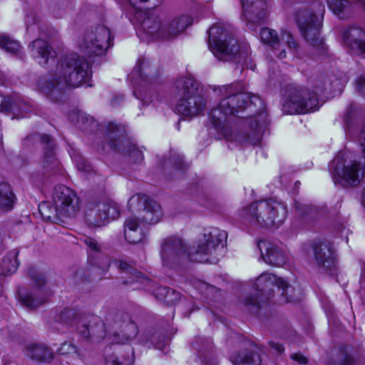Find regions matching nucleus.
<instances>
[{
  "instance_id": "3",
  "label": "nucleus",
  "mask_w": 365,
  "mask_h": 365,
  "mask_svg": "<svg viewBox=\"0 0 365 365\" xmlns=\"http://www.w3.org/2000/svg\"><path fill=\"white\" fill-rule=\"evenodd\" d=\"M92 76L91 65L83 56L71 53L61 58L49 74L39 80V90L56 98L68 87L77 88L88 83Z\"/></svg>"
},
{
  "instance_id": "17",
  "label": "nucleus",
  "mask_w": 365,
  "mask_h": 365,
  "mask_svg": "<svg viewBox=\"0 0 365 365\" xmlns=\"http://www.w3.org/2000/svg\"><path fill=\"white\" fill-rule=\"evenodd\" d=\"M107 132L109 138L108 145L110 148L121 153H128L135 163H140L143 160V153L123 135H118L119 128L117 125L109 123Z\"/></svg>"
},
{
  "instance_id": "41",
  "label": "nucleus",
  "mask_w": 365,
  "mask_h": 365,
  "mask_svg": "<svg viewBox=\"0 0 365 365\" xmlns=\"http://www.w3.org/2000/svg\"><path fill=\"white\" fill-rule=\"evenodd\" d=\"M78 349L76 346L70 341H64L58 349V352L61 355H72L77 354Z\"/></svg>"
},
{
  "instance_id": "6",
  "label": "nucleus",
  "mask_w": 365,
  "mask_h": 365,
  "mask_svg": "<svg viewBox=\"0 0 365 365\" xmlns=\"http://www.w3.org/2000/svg\"><path fill=\"white\" fill-rule=\"evenodd\" d=\"M274 287H276L277 294L274 299L275 303L284 304L294 301L292 295L293 288L289 286L284 279L272 274L263 273L257 279L255 284L257 295L246 297L244 301L245 307L252 312H257L261 302H266L274 298Z\"/></svg>"
},
{
  "instance_id": "27",
  "label": "nucleus",
  "mask_w": 365,
  "mask_h": 365,
  "mask_svg": "<svg viewBox=\"0 0 365 365\" xmlns=\"http://www.w3.org/2000/svg\"><path fill=\"white\" fill-rule=\"evenodd\" d=\"M26 354L34 361L43 363L51 361L54 356L53 351L48 346L41 343H31L27 345Z\"/></svg>"
},
{
  "instance_id": "25",
  "label": "nucleus",
  "mask_w": 365,
  "mask_h": 365,
  "mask_svg": "<svg viewBox=\"0 0 365 365\" xmlns=\"http://www.w3.org/2000/svg\"><path fill=\"white\" fill-rule=\"evenodd\" d=\"M104 361L106 365H133L134 353L133 350L123 353L119 349L108 346L104 351Z\"/></svg>"
},
{
  "instance_id": "29",
  "label": "nucleus",
  "mask_w": 365,
  "mask_h": 365,
  "mask_svg": "<svg viewBox=\"0 0 365 365\" xmlns=\"http://www.w3.org/2000/svg\"><path fill=\"white\" fill-rule=\"evenodd\" d=\"M131 321V317L128 313L123 310L110 309L106 314L103 323L106 328L108 327L110 329H118L119 330Z\"/></svg>"
},
{
  "instance_id": "44",
  "label": "nucleus",
  "mask_w": 365,
  "mask_h": 365,
  "mask_svg": "<svg viewBox=\"0 0 365 365\" xmlns=\"http://www.w3.org/2000/svg\"><path fill=\"white\" fill-rule=\"evenodd\" d=\"M77 169L83 173H88L92 171L91 165L83 157H77L75 160Z\"/></svg>"
},
{
  "instance_id": "13",
  "label": "nucleus",
  "mask_w": 365,
  "mask_h": 365,
  "mask_svg": "<svg viewBox=\"0 0 365 365\" xmlns=\"http://www.w3.org/2000/svg\"><path fill=\"white\" fill-rule=\"evenodd\" d=\"M318 14L309 11H299L297 14V21L305 40L313 47L323 48V38L320 36L321 22L319 16L323 17L325 9L318 4Z\"/></svg>"
},
{
  "instance_id": "9",
  "label": "nucleus",
  "mask_w": 365,
  "mask_h": 365,
  "mask_svg": "<svg viewBox=\"0 0 365 365\" xmlns=\"http://www.w3.org/2000/svg\"><path fill=\"white\" fill-rule=\"evenodd\" d=\"M242 217L264 227H278L287 215V207L281 202L268 199L255 202L242 210Z\"/></svg>"
},
{
  "instance_id": "15",
  "label": "nucleus",
  "mask_w": 365,
  "mask_h": 365,
  "mask_svg": "<svg viewBox=\"0 0 365 365\" xmlns=\"http://www.w3.org/2000/svg\"><path fill=\"white\" fill-rule=\"evenodd\" d=\"M28 274L32 280L36 289L29 292L24 289L19 291V297L21 303L31 309H34L43 305L48 300V295L42 289L46 283L45 274L34 267H30Z\"/></svg>"
},
{
  "instance_id": "42",
  "label": "nucleus",
  "mask_w": 365,
  "mask_h": 365,
  "mask_svg": "<svg viewBox=\"0 0 365 365\" xmlns=\"http://www.w3.org/2000/svg\"><path fill=\"white\" fill-rule=\"evenodd\" d=\"M145 64V61H139L137 66L133 69V72L129 76V78L133 81V84L135 85L138 83V80H145V78L141 72L142 67Z\"/></svg>"
},
{
  "instance_id": "19",
  "label": "nucleus",
  "mask_w": 365,
  "mask_h": 365,
  "mask_svg": "<svg viewBox=\"0 0 365 365\" xmlns=\"http://www.w3.org/2000/svg\"><path fill=\"white\" fill-rule=\"evenodd\" d=\"M78 329L84 339L92 342L101 340L106 334L104 323L97 316L82 319L78 323Z\"/></svg>"
},
{
  "instance_id": "48",
  "label": "nucleus",
  "mask_w": 365,
  "mask_h": 365,
  "mask_svg": "<svg viewBox=\"0 0 365 365\" xmlns=\"http://www.w3.org/2000/svg\"><path fill=\"white\" fill-rule=\"evenodd\" d=\"M290 358L299 364H307L308 363V359L300 352L292 354Z\"/></svg>"
},
{
  "instance_id": "38",
  "label": "nucleus",
  "mask_w": 365,
  "mask_h": 365,
  "mask_svg": "<svg viewBox=\"0 0 365 365\" xmlns=\"http://www.w3.org/2000/svg\"><path fill=\"white\" fill-rule=\"evenodd\" d=\"M38 210L41 217L46 221H53L57 218H61L56 206L51 207L48 202H43L38 205Z\"/></svg>"
},
{
  "instance_id": "33",
  "label": "nucleus",
  "mask_w": 365,
  "mask_h": 365,
  "mask_svg": "<svg viewBox=\"0 0 365 365\" xmlns=\"http://www.w3.org/2000/svg\"><path fill=\"white\" fill-rule=\"evenodd\" d=\"M18 255L19 251L16 250H13L7 254L0 265V274H10L17 270L19 265Z\"/></svg>"
},
{
  "instance_id": "4",
  "label": "nucleus",
  "mask_w": 365,
  "mask_h": 365,
  "mask_svg": "<svg viewBox=\"0 0 365 365\" xmlns=\"http://www.w3.org/2000/svg\"><path fill=\"white\" fill-rule=\"evenodd\" d=\"M312 89L293 88L290 91L289 99L283 106L284 111L289 114L304 113L317 108L318 96L329 98L336 92L341 91V81L334 76H321L314 80Z\"/></svg>"
},
{
  "instance_id": "46",
  "label": "nucleus",
  "mask_w": 365,
  "mask_h": 365,
  "mask_svg": "<svg viewBox=\"0 0 365 365\" xmlns=\"http://www.w3.org/2000/svg\"><path fill=\"white\" fill-rule=\"evenodd\" d=\"M340 360L341 365H354L355 363L354 357L346 350H344L342 353Z\"/></svg>"
},
{
  "instance_id": "49",
  "label": "nucleus",
  "mask_w": 365,
  "mask_h": 365,
  "mask_svg": "<svg viewBox=\"0 0 365 365\" xmlns=\"http://www.w3.org/2000/svg\"><path fill=\"white\" fill-rule=\"evenodd\" d=\"M269 344L270 347L272 349H273L277 354H280L283 353L284 351V347L283 346V345H282L279 343H275L274 341H269Z\"/></svg>"
},
{
  "instance_id": "37",
  "label": "nucleus",
  "mask_w": 365,
  "mask_h": 365,
  "mask_svg": "<svg viewBox=\"0 0 365 365\" xmlns=\"http://www.w3.org/2000/svg\"><path fill=\"white\" fill-rule=\"evenodd\" d=\"M156 298L160 301H164L167 304L174 303L180 298V293L175 292L171 288L165 287H158L155 292Z\"/></svg>"
},
{
  "instance_id": "39",
  "label": "nucleus",
  "mask_w": 365,
  "mask_h": 365,
  "mask_svg": "<svg viewBox=\"0 0 365 365\" xmlns=\"http://www.w3.org/2000/svg\"><path fill=\"white\" fill-rule=\"evenodd\" d=\"M0 47L11 53H17L21 48L17 41L4 36H0Z\"/></svg>"
},
{
  "instance_id": "54",
  "label": "nucleus",
  "mask_w": 365,
  "mask_h": 365,
  "mask_svg": "<svg viewBox=\"0 0 365 365\" xmlns=\"http://www.w3.org/2000/svg\"><path fill=\"white\" fill-rule=\"evenodd\" d=\"M178 163H179V165H178V168H180H180H181L180 165H181V163H182V157L178 156Z\"/></svg>"
},
{
  "instance_id": "1",
  "label": "nucleus",
  "mask_w": 365,
  "mask_h": 365,
  "mask_svg": "<svg viewBox=\"0 0 365 365\" xmlns=\"http://www.w3.org/2000/svg\"><path fill=\"white\" fill-rule=\"evenodd\" d=\"M214 91L221 98L217 107L212 109L210 116L214 127L221 132L227 140H244L234 138L225 127L228 116L236 115L246 109L255 112L247 120L257 138L268 124L267 113L259 96L246 93L240 83L223 85L215 88Z\"/></svg>"
},
{
  "instance_id": "32",
  "label": "nucleus",
  "mask_w": 365,
  "mask_h": 365,
  "mask_svg": "<svg viewBox=\"0 0 365 365\" xmlns=\"http://www.w3.org/2000/svg\"><path fill=\"white\" fill-rule=\"evenodd\" d=\"M16 199L9 184L0 178V210L11 211L14 207Z\"/></svg>"
},
{
  "instance_id": "34",
  "label": "nucleus",
  "mask_w": 365,
  "mask_h": 365,
  "mask_svg": "<svg viewBox=\"0 0 365 365\" xmlns=\"http://www.w3.org/2000/svg\"><path fill=\"white\" fill-rule=\"evenodd\" d=\"M119 268L130 274L129 279L125 281V284H133L139 283L143 285H147L150 282L148 277L144 276L141 272L137 271L125 261H120L119 262Z\"/></svg>"
},
{
  "instance_id": "8",
  "label": "nucleus",
  "mask_w": 365,
  "mask_h": 365,
  "mask_svg": "<svg viewBox=\"0 0 365 365\" xmlns=\"http://www.w3.org/2000/svg\"><path fill=\"white\" fill-rule=\"evenodd\" d=\"M208 46L220 61H233L237 63L247 61V53L240 50L237 41L232 36L230 31L221 24L210 28Z\"/></svg>"
},
{
  "instance_id": "30",
  "label": "nucleus",
  "mask_w": 365,
  "mask_h": 365,
  "mask_svg": "<svg viewBox=\"0 0 365 365\" xmlns=\"http://www.w3.org/2000/svg\"><path fill=\"white\" fill-rule=\"evenodd\" d=\"M40 138L42 143L45 144L42 165L47 171H53L58 167V163L54 156L53 140L48 135H41Z\"/></svg>"
},
{
  "instance_id": "50",
  "label": "nucleus",
  "mask_w": 365,
  "mask_h": 365,
  "mask_svg": "<svg viewBox=\"0 0 365 365\" xmlns=\"http://www.w3.org/2000/svg\"><path fill=\"white\" fill-rule=\"evenodd\" d=\"M360 146L362 149V152L365 157V125L363 129L361 130L359 135Z\"/></svg>"
},
{
  "instance_id": "26",
  "label": "nucleus",
  "mask_w": 365,
  "mask_h": 365,
  "mask_svg": "<svg viewBox=\"0 0 365 365\" xmlns=\"http://www.w3.org/2000/svg\"><path fill=\"white\" fill-rule=\"evenodd\" d=\"M197 352V356L202 365H217V362L212 354V342L202 337H197L192 344Z\"/></svg>"
},
{
  "instance_id": "47",
  "label": "nucleus",
  "mask_w": 365,
  "mask_h": 365,
  "mask_svg": "<svg viewBox=\"0 0 365 365\" xmlns=\"http://www.w3.org/2000/svg\"><path fill=\"white\" fill-rule=\"evenodd\" d=\"M356 89L359 93L365 95V76H361L356 78Z\"/></svg>"
},
{
  "instance_id": "43",
  "label": "nucleus",
  "mask_w": 365,
  "mask_h": 365,
  "mask_svg": "<svg viewBox=\"0 0 365 365\" xmlns=\"http://www.w3.org/2000/svg\"><path fill=\"white\" fill-rule=\"evenodd\" d=\"M83 242L88 247L91 252L93 253H100L102 250L101 245L98 242V241L90 237H85L83 239Z\"/></svg>"
},
{
  "instance_id": "40",
  "label": "nucleus",
  "mask_w": 365,
  "mask_h": 365,
  "mask_svg": "<svg viewBox=\"0 0 365 365\" xmlns=\"http://www.w3.org/2000/svg\"><path fill=\"white\" fill-rule=\"evenodd\" d=\"M18 106L16 100H12L10 97L0 95V111L14 110V106Z\"/></svg>"
},
{
  "instance_id": "57",
  "label": "nucleus",
  "mask_w": 365,
  "mask_h": 365,
  "mask_svg": "<svg viewBox=\"0 0 365 365\" xmlns=\"http://www.w3.org/2000/svg\"><path fill=\"white\" fill-rule=\"evenodd\" d=\"M96 270H97V269H96V268H95V267H93V268L92 269V272H96Z\"/></svg>"
},
{
  "instance_id": "31",
  "label": "nucleus",
  "mask_w": 365,
  "mask_h": 365,
  "mask_svg": "<svg viewBox=\"0 0 365 365\" xmlns=\"http://www.w3.org/2000/svg\"><path fill=\"white\" fill-rule=\"evenodd\" d=\"M138 334V326L132 320L113 334V341L115 344H129L136 338Z\"/></svg>"
},
{
  "instance_id": "24",
  "label": "nucleus",
  "mask_w": 365,
  "mask_h": 365,
  "mask_svg": "<svg viewBox=\"0 0 365 365\" xmlns=\"http://www.w3.org/2000/svg\"><path fill=\"white\" fill-rule=\"evenodd\" d=\"M245 19L258 23L266 16V2L263 0H240Z\"/></svg>"
},
{
  "instance_id": "45",
  "label": "nucleus",
  "mask_w": 365,
  "mask_h": 365,
  "mask_svg": "<svg viewBox=\"0 0 365 365\" xmlns=\"http://www.w3.org/2000/svg\"><path fill=\"white\" fill-rule=\"evenodd\" d=\"M295 207L302 215H307V216L314 217L316 212V208L309 205H306L295 202Z\"/></svg>"
},
{
  "instance_id": "11",
  "label": "nucleus",
  "mask_w": 365,
  "mask_h": 365,
  "mask_svg": "<svg viewBox=\"0 0 365 365\" xmlns=\"http://www.w3.org/2000/svg\"><path fill=\"white\" fill-rule=\"evenodd\" d=\"M176 88L180 96L176 110L185 116L200 114L205 106V100L198 91V84L191 77L180 78L176 81Z\"/></svg>"
},
{
  "instance_id": "7",
  "label": "nucleus",
  "mask_w": 365,
  "mask_h": 365,
  "mask_svg": "<svg viewBox=\"0 0 365 365\" xmlns=\"http://www.w3.org/2000/svg\"><path fill=\"white\" fill-rule=\"evenodd\" d=\"M136 18L142 19L141 30L153 38H174L192 24V18L187 15L180 16L170 22L162 24L157 15L147 11H138Z\"/></svg>"
},
{
  "instance_id": "52",
  "label": "nucleus",
  "mask_w": 365,
  "mask_h": 365,
  "mask_svg": "<svg viewBox=\"0 0 365 365\" xmlns=\"http://www.w3.org/2000/svg\"><path fill=\"white\" fill-rule=\"evenodd\" d=\"M361 203L364 205V207H365V186H364V192H363V195H362Z\"/></svg>"
},
{
  "instance_id": "16",
  "label": "nucleus",
  "mask_w": 365,
  "mask_h": 365,
  "mask_svg": "<svg viewBox=\"0 0 365 365\" xmlns=\"http://www.w3.org/2000/svg\"><path fill=\"white\" fill-rule=\"evenodd\" d=\"M52 200L61 217H73L80 211L79 199L76 193L66 185H59L54 187Z\"/></svg>"
},
{
  "instance_id": "53",
  "label": "nucleus",
  "mask_w": 365,
  "mask_h": 365,
  "mask_svg": "<svg viewBox=\"0 0 365 365\" xmlns=\"http://www.w3.org/2000/svg\"><path fill=\"white\" fill-rule=\"evenodd\" d=\"M359 4H361L362 9L365 10V0H357Z\"/></svg>"
},
{
  "instance_id": "55",
  "label": "nucleus",
  "mask_w": 365,
  "mask_h": 365,
  "mask_svg": "<svg viewBox=\"0 0 365 365\" xmlns=\"http://www.w3.org/2000/svg\"><path fill=\"white\" fill-rule=\"evenodd\" d=\"M344 120L348 123H349V120H348V115L345 116L344 118Z\"/></svg>"
},
{
  "instance_id": "5",
  "label": "nucleus",
  "mask_w": 365,
  "mask_h": 365,
  "mask_svg": "<svg viewBox=\"0 0 365 365\" xmlns=\"http://www.w3.org/2000/svg\"><path fill=\"white\" fill-rule=\"evenodd\" d=\"M129 210L137 212L138 217H128L124 222V235L125 240L130 244H136L143 240L144 234L139 224V219L148 224H154L160 221L163 216L160 205L145 195L136 194L128 200Z\"/></svg>"
},
{
  "instance_id": "22",
  "label": "nucleus",
  "mask_w": 365,
  "mask_h": 365,
  "mask_svg": "<svg viewBox=\"0 0 365 365\" xmlns=\"http://www.w3.org/2000/svg\"><path fill=\"white\" fill-rule=\"evenodd\" d=\"M29 47L31 56L42 66H46L49 60H53L56 56L55 50L41 38L33 41Z\"/></svg>"
},
{
  "instance_id": "20",
  "label": "nucleus",
  "mask_w": 365,
  "mask_h": 365,
  "mask_svg": "<svg viewBox=\"0 0 365 365\" xmlns=\"http://www.w3.org/2000/svg\"><path fill=\"white\" fill-rule=\"evenodd\" d=\"M314 260L319 267L333 274L336 267L334 250L329 242L319 241L313 245Z\"/></svg>"
},
{
  "instance_id": "2",
  "label": "nucleus",
  "mask_w": 365,
  "mask_h": 365,
  "mask_svg": "<svg viewBox=\"0 0 365 365\" xmlns=\"http://www.w3.org/2000/svg\"><path fill=\"white\" fill-rule=\"evenodd\" d=\"M226 237L225 232L217 229L205 232L197 240L195 245L190 248L180 238L168 237L161 245L163 264L170 268H176L187 261L217 263L224 250Z\"/></svg>"
},
{
  "instance_id": "28",
  "label": "nucleus",
  "mask_w": 365,
  "mask_h": 365,
  "mask_svg": "<svg viewBox=\"0 0 365 365\" xmlns=\"http://www.w3.org/2000/svg\"><path fill=\"white\" fill-rule=\"evenodd\" d=\"M230 361L234 365L261 364V357L253 346L233 354Z\"/></svg>"
},
{
  "instance_id": "10",
  "label": "nucleus",
  "mask_w": 365,
  "mask_h": 365,
  "mask_svg": "<svg viewBox=\"0 0 365 365\" xmlns=\"http://www.w3.org/2000/svg\"><path fill=\"white\" fill-rule=\"evenodd\" d=\"M329 171L335 184L342 187L358 185L365 177V166L351 160L349 153H339L329 164Z\"/></svg>"
},
{
  "instance_id": "56",
  "label": "nucleus",
  "mask_w": 365,
  "mask_h": 365,
  "mask_svg": "<svg viewBox=\"0 0 365 365\" xmlns=\"http://www.w3.org/2000/svg\"><path fill=\"white\" fill-rule=\"evenodd\" d=\"M68 313H69V311H65L64 312L62 313V314L66 315V314H68Z\"/></svg>"
},
{
  "instance_id": "12",
  "label": "nucleus",
  "mask_w": 365,
  "mask_h": 365,
  "mask_svg": "<svg viewBox=\"0 0 365 365\" xmlns=\"http://www.w3.org/2000/svg\"><path fill=\"white\" fill-rule=\"evenodd\" d=\"M111 36L108 27L98 25L90 28L78 41L81 51L89 56L103 55L110 46Z\"/></svg>"
},
{
  "instance_id": "36",
  "label": "nucleus",
  "mask_w": 365,
  "mask_h": 365,
  "mask_svg": "<svg viewBox=\"0 0 365 365\" xmlns=\"http://www.w3.org/2000/svg\"><path fill=\"white\" fill-rule=\"evenodd\" d=\"M329 8L339 17H348L352 11V5L347 0H328Z\"/></svg>"
},
{
  "instance_id": "35",
  "label": "nucleus",
  "mask_w": 365,
  "mask_h": 365,
  "mask_svg": "<svg viewBox=\"0 0 365 365\" xmlns=\"http://www.w3.org/2000/svg\"><path fill=\"white\" fill-rule=\"evenodd\" d=\"M70 118L71 120L76 119L78 127L83 130L93 131L97 128V123L93 118L81 111L71 114Z\"/></svg>"
},
{
  "instance_id": "23",
  "label": "nucleus",
  "mask_w": 365,
  "mask_h": 365,
  "mask_svg": "<svg viewBox=\"0 0 365 365\" xmlns=\"http://www.w3.org/2000/svg\"><path fill=\"white\" fill-rule=\"evenodd\" d=\"M344 43L353 51L365 55V31L356 26H350L342 33Z\"/></svg>"
},
{
  "instance_id": "18",
  "label": "nucleus",
  "mask_w": 365,
  "mask_h": 365,
  "mask_svg": "<svg viewBox=\"0 0 365 365\" xmlns=\"http://www.w3.org/2000/svg\"><path fill=\"white\" fill-rule=\"evenodd\" d=\"M260 38L262 42L269 44L274 50H281L277 56L282 59L286 57V51L282 44H286L290 51H296L298 48V43L292 35L287 31H282L280 38H279L277 32L269 28H263L260 31Z\"/></svg>"
},
{
  "instance_id": "51",
  "label": "nucleus",
  "mask_w": 365,
  "mask_h": 365,
  "mask_svg": "<svg viewBox=\"0 0 365 365\" xmlns=\"http://www.w3.org/2000/svg\"><path fill=\"white\" fill-rule=\"evenodd\" d=\"M130 4L133 6H135V5L139 3V2H146L148 0H128Z\"/></svg>"
},
{
  "instance_id": "21",
  "label": "nucleus",
  "mask_w": 365,
  "mask_h": 365,
  "mask_svg": "<svg viewBox=\"0 0 365 365\" xmlns=\"http://www.w3.org/2000/svg\"><path fill=\"white\" fill-rule=\"evenodd\" d=\"M258 247L266 263L275 267H282L286 263L287 255L277 245L262 240L259 241Z\"/></svg>"
},
{
  "instance_id": "14",
  "label": "nucleus",
  "mask_w": 365,
  "mask_h": 365,
  "mask_svg": "<svg viewBox=\"0 0 365 365\" xmlns=\"http://www.w3.org/2000/svg\"><path fill=\"white\" fill-rule=\"evenodd\" d=\"M118 205L110 200L90 202L86 211V221L91 227H101L119 216Z\"/></svg>"
}]
</instances>
